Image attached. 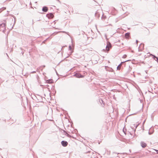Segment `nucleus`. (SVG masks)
Here are the masks:
<instances>
[{
  "mask_svg": "<svg viewBox=\"0 0 158 158\" xmlns=\"http://www.w3.org/2000/svg\"><path fill=\"white\" fill-rule=\"evenodd\" d=\"M38 98L40 99V100H38L39 102H41V99H42V98L40 96H38Z\"/></svg>",
  "mask_w": 158,
  "mask_h": 158,
  "instance_id": "obj_13",
  "label": "nucleus"
},
{
  "mask_svg": "<svg viewBox=\"0 0 158 158\" xmlns=\"http://www.w3.org/2000/svg\"><path fill=\"white\" fill-rule=\"evenodd\" d=\"M120 154L119 153H117L116 152H114L113 153V156H116V158H117V157H119L117 156V155L118 154Z\"/></svg>",
  "mask_w": 158,
  "mask_h": 158,
  "instance_id": "obj_11",
  "label": "nucleus"
},
{
  "mask_svg": "<svg viewBox=\"0 0 158 158\" xmlns=\"http://www.w3.org/2000/svg\"><path fill=\"white\" fill-rule=\"evenodd\" d=\"M73 76L77 78H82L84 77V76L81 74L79 73H75L73 75Z\"/></svg>",
  "mask_w": 158,
  "mask_h": 158,
  "instance_id": "obj_2",
  "label": "nucleus"
},
{
  "mask_svg": "<svg viewBox=\"0 0 158 158\" xmlns=\"http://www.w3.org/2000/svg\"><path fill=\"white\" fill-rule=\"evenodd\" d=\"M95 15L96 16H98L99 17V16H98V12H96L95 14Z\"/></svg>",
  "mask_w": 158,
  "mask_h": 158,
  "instance_id": "obj_15",
  "label": "nucleus"
},
{
  "mask_svg": "<svg viewBox=\"0 0 158 158\" xmlns=\"http://www.w3.org/2000/svg\"><path fill=\"white\" fill-rule=\"evenodd\" d=\"M48 10V8L46 6H44L43 7L42 10L44 12H47Z\"/></svg>",
  "mask_w": 158,
  "mask_h": 158,
  "instance_id": "obj_7",
  "label": "nucleus"
},
{
  "mask_svg": "<svg viewBox=\"0 0 158 158\" xmlns=\"http://www.w3.org/2000/svg\"><path fill=\"white\" fill-rule=\"evenodd\" d=\"M153 132H151L150 131H149L148 132V134L149 135H151L153 133Z\"/></svg>",
  "mask_w": 158,
  "mask_h": 158,
  "instance_id": "obj_21",
  "label": "nucleus"
},
{
  "mask_svg": "<svg viewBox=\"0 0 158 158\" xmlns=\"http://www.w3.org/2000/svg\"><path fill=\"white\" fill-rule=\"evenodd\" d=\"M6 9V7H3L2 8H1L0 9V13H1L2 11L3 10H4Z\"/></svg>",
  "mask_w": 158,
  "mask_h": 158,
  "instance_id": "obj_12",
  "label": "nucleus"
},
{
  "mask_svg": "<svg viewBox=\"0 0 158 158\" xmlns=\"http://www.w3.org/2000/svg\"><path fill=\"white\" fill-rule=\"evenodd\" d=\"M68 56H68L66 57L65 59L66 58H67V57H68Z\"/></svg>",
  "mask_w": 158,
  "mask_h": 158,
  "instance_id": "obj_30",
  "label": "nucleus"
},
{
  "mask_svg": "<svg viewBox=\"0 0 158 158\" xmlns=\"http://www.w3.org/2000/svg\"><path fill=\"white\" fill-rule=\"evenodd\" d=\"M65 135L68 137H70L71 136L67 133H66Z\"/></svg>",
  "mask_w": 158,
  "mask_h": 158,
  "instance_id": "obj_16",
  "label": "nucleus"
},
{
  "mask_svg": "<svg viewBox=\"0 0 158 158\" xmlns=\"http://www.w3.org/2000/svg\"><path fill=\"white\" fill-rule=\"evenodd\" d=\"M138 42V40H136V43H137V42Z\"/></svg>",
  "mask_w": 158,
  "mask_h": 158,
  "instance_id": "obj_26",
  "label": "nucleus"
},
{
  "mask_svg": "<svg viewBox=\"0 0 158 158\" xmlns=\"http://www.w3.org/2000/svg\"><path fill=\"white\" fill-rule=\"evenodd\" d=\"M153 150H154L156 152L157 154H158V150H157L156 149H153Z\"/></svg>",
  "mask_w": 158,
  "mask_h": 158,
  "instance_id": "obj_22",
  "label": "nucleus"
},
{
  "mask_svg": "<svg viewBox=\"0 0 158 158\" xmlns=\"http://www.w3.org/2000/svg\"><path fill=\"white\" fill-rule=\"evenodd\" d=\"M6 21H4V22L2 24H0V31H2L3 32L5 30L6 27Z\"/></svg>",
  "mask_w": 158,
  "mask_h": 158,
  "instance_id": "obj_1",
  "label": "nucleus"
},
{
  "mask_svg": "<svg viewBox=\"0 0 158 158\" xmlns=\"http://www.w3.org/2000/svg\"><path fill=\"white\" fill-rule=\"evenodd\" d=\"M46 16L49 19H52L54 17L53 13H49L46 15Z\"/></svg>",
  "mask_w": 158,
  "mask_h": 158,
  "instance_id": "obj_3",
  "label": "nucleus"
},
{
  "mask_svg": "<svg viewBox=\"0 0 158 158\" xmlns=\"http://www.w3.org/2000/svg\"><path fill=\"white\" fill-rule=\"evenodd\" d=\"M46 82L47 83H52L53 82V80L52 79H48L47 80Z\"/></svg>",
  "mask_w": 158,
  "mask_h": 158,
  "instance_id": "obj_10",
  "label": "nucleus"
},
{
  "mask_svg": "<svg viewBox=\"0 0 158 158\" xmlns=\"http://www.w3.org/2000/svg\"><path fill=\"white\" fill-rule=\"evenodd\" d=\"M61 144L63 147H65L67 146L68 143L66 141L63 140L61 141Z\"/></svg>",
  "mask_w": 158,
  "mask_h": 158,
  "instance_id": "obj_5",
  "label": "nucleus"
},
{
  "mask_svg": "<svg viewBox=\"0 0 158 158\" xmlns=\"http://www.w3.org/2000/svg\"><path fill=\"white\" fill-rule=\"evenodd\" d=\"M94 158H96V157H94Z\"/></svg>",
  "mask_w": 158,
  "mask_h": 158,
  "instance_id": "obj_32",
  "label": "nucleus"
},
{
  "mask_svg": "<svg viewBox=\"0 0 158 158\" xmlns=\"http://www.w3.org/2000/svg\"><path fill=\"white\" fill-rule=\"evenodd\" d=\"M134 125L135 127V129L138 126V124H134Z\"/></svg>",
  "mask_w": 158,
  "mask_h": 158,
  "instance_id": "obj_20",
  "label": "nucleus"
},
{
  "mask_svg": "<svg viewBox=\"0 0 158 158\" xmlns=\"http://www.w3.org/2000/svg\"><path fill=\"white\" fill-rule=\"evenodd\" d=\"M99 102L101 103L103 102V101L101 99H99Z\"/></svg>",
  "mask_w": 158,
  "mask_h": 158,
  "instance_id": "obj_17",
  "label": "nucleus"
},
{
  "mask_svg": "<svg viewBox=\"0 0 158 158\" xmlns=\"http://www.w3.org/2000/svg\"><path fill=\"white\" fill-rule=\"evenodd\" d=\"M45 67V65H44L42 66H41L40 68H41V67H43V68H44Z\"/></svg>",
  "mask_w": 158,
  "mask_h": 158,
  "instance_id": "obj_24",
  "label": "nucleus"
},
{
  "mask_svg": "<svg viewBox=\"0 0 158 158\" xmlns=\"http://www.w3.org/2000/svg\"><path fill=\"white\" fill-rule=\"evenodd\" d=\"M151 55L153 57V58L155 60L156 59V58L157 57L156 56H155V55H152L151 54Z\"/></svg>",
  "mask_w": 158,
  "mask_h": 158,
  "instance_id": "obj_14",
  "label": "nucleus"
},
{
  "mask_svg": "<svg viewBox=\"0 0 158 158\" xmlns=\"http://www.w3.org/2000/svg\"><path fill=\"white\" fill-rule=\"evenodd\" d=\"M154 60H155L156 61H158V57H156V59H155Z\"/></svg>",
  "mask_w": 158,
  "mask_h": 158,
  "instance_id": "obj_23",
  "label": "nucleus"
},
{
  "mask_svg": "<svg viewBox=\"0 0 158 158\" xmlns=\"http://www.w3.org/2000/svg\"><path fill=\"white\" fill-rule=\"evenodd\" d=\"M111 45L110 43L107 44L106 47V49L107 51H109L110 48H111Z\"/></svg>",
  "mask_w": 158,
  "mask_h": 158,
  "instance_id": "obj_6",
  "label": "nucleus"
},
{
  "mask_svg": "<svg viewBox=\"0 0 158 158\" xmlns=\"http://www.w3.org/2000/svg\"><path fill=\"white\" fill-rule=\"evenodd\" d=\"M64 132H66H66L65 131H64Z\"/></svg>",
  "mask_w": 158,
  "mask_h": 158,
  "instance_id": "obj_31",
  "label": "nucleus"
},
{
  "mask_svg": "<svg viewBox=\"0 0 158 158\" xmlns=\"http://www.w3.org/2000/svg\"><path fill=\"white\" fill-rule=\"evenodd\" d=\"M130 37V33L128 32L125 34V37L126 38L129 39Z\"/></svg>",
  "mask_w": 158,
  "mask_h": 158,
  "instance_id": "obj_9",
  "label": "nucleus"
},
{
  "mask_svg": "<svg viewBox=\"0 0 158 158\" xmlns=\"http://www.w3.org/2000/svg\"><path fill=\"white\" fill-rule=\"evenodd\" d=\"M22 54H23V53H24V52H22Z\"/></svg>",
  "mask_w": 158,
  "mask_h": 158,
  "instance_id": "obj_29",
  "label": "nucleus"
},
{
  "mask_svg": "<svg viewBox=\"0 0 158 158\" xmlns=\"http://www.w3.org/2000/svg\"><path fill=\"white\" fill-rule=\"evenodd\" d=\"M32 22H33L32 24H34V22H33V20H32Z\"/></svg>",
  "mask_w": 158,
  "mask_h": 158,
  "instance_id": "obj_28",
  "label": "nucleus"
},
{
  "mask_svg": "<svg viewBox=\"0 0 158 158\" xmlns=\"http://www.w3.org/2000/svg\"><path fill=\"white\" fill-rule=\"evenodd\" d=\"M69 50H71L72 49V47L71 45H69Z\"/></svg>",
  "mask_w": 158,
  "mask_h": 158,
  "instance_id": "obj_19",
  "label": "nucleus"
},
{
  "mask_svg": "<svg viewBox=\"0 0 158 158\" xmlns=\"http://www.w3.org/2000/svg\"><path fill=\"white\" fill-rule=\"evenodd\" d=\"M131 149H129V151L130 152H131Z\"/></svg>",
  "mask_w": 158,
  "mask_h": 158,
  "instance_id": "obj_27",
  "label": "nucleus"
},
{
  "mask_svg": "<svg viewBox=\"0 0 158 158\" xmlns=\"http://www.w3.org/2000/svg\"><path fill=\"white\" fill-rule=\"evenodd\" d=\"M140 144L141 147L143 148H145L147 146V145L146 143L143 141L141 142Z\"/></svg>",
  "mask_w": 158,
  "mask_h": 158,
  "instance_id": "obj_8",
  "label": "nucleus"
},
{
  "mask_svg": "<svg viewBox=\"0 0 158 158\" xmlns=\"http://www.w3.org/2000/svg\"><path fill=\"white\" fill-rule=\"evenodd\" d=\"M127 56L126 54H124L123 55V58H126Z\"/></svg>",
  "mask_w": 158,
  "mask_h": 158,
  "instance_id": "obj_18",
  "label": "nucleus"
},
{
  "mask_svg": "<svg viewBox=\"0 0 158 158\" xmlns=\"http://www.w3.org/2000/svg\"><path fill=\"white\" fill-rule=\"evenodd\" d=\"M36 73L35 71H33V72H31V73Z\"/></svg>",
  "mask_w": 158,
  "mask_h": 158,
  "instance_id": "obj_25",
  "label": "nucleus"
},
{
  "mask_svg": "<svg viewBox=\"0 0 158 158\" xmlns=\"http://www.w3.org/2000/svg\"><path fill=\"white\" fill-rule=\"evenodd\" d=\"M129 61V60H126L125 61H123V62H121L120 64H119L118 65V66H117V70H120L121 68V66H122V64H123L124 63L127 62V61Z\"/></svg>",
  "mask_w": 158,
  "mask_h": 158,
  "instance_id": "obj_4",
  "label": "nucleus"
}]
</instances>
